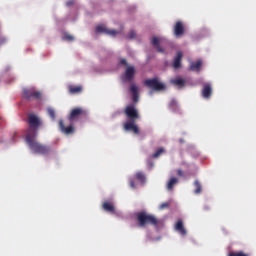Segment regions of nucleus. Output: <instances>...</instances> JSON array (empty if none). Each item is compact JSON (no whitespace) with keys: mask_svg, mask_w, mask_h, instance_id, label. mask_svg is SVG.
Masks as SVG:
<instances>
[{"mask_svg":"<svg viewBox=\"0 0 256 256\" xmlns=\"http://www.w3.org/2000/svg\"><path fill=\"white\" fill-rule=\"evenodd\" d=\"M29 125L30 128L28 129V132L26 134V143L29 146L32 153H38L40 155H45L47 151H49V148L41 145L39 142H37V127L41 125V120L39 117L35 115L29 116Z\"/></svg>","mask_w":256,"mask_h":256,"instance_id":"nucleus-1","label":"nucleus"},{"mask_svg":"<svg viewBox=\"0 0 256 256\" xmlns=\"http://www.w3.org/2000/svg\"><path fill=\"white\" fill-rule=\"evenodd\" d=\"M125 114L130 119L124 123L125 131H133V133L138 135L139 127L135 124V119H139V112L135 108V105H128L125 109Z\"/></svg>","mask_w":256,"mask_h":256,"instance_id":"nucleus-2","label":"nucleus"},{"mask_svg":"<svg viewBox=\"0 0 256 256\" xmlns=\"http://www.w3.org/2000/svg\"><path fill=\"white\" fill-rule=\"evenodd\" d=\"M137 219L140 227H145V225H157V218L155 216L147 214L146 212H139L137 214Z\"/></svg>","mask_w":256,"mask_h":256,"instance_id":"nucleus-3","label":"nucleus"},{"mask_svg":"<svg viewBox=\"0 0 256 256\" xmlns=\"http://www.w3.org/2000/svg\"><path fill=\"white\" fill-rule=\"evenodd\" d=\"M144 85L149 87V89H153L154 91H164V89H166L165 84L159 81L157 78L145 80Z\"/></svg>","mask_w":256,"mask_h":256,"instance_id":"nucleus-4","label":"nucleus"},{"mask_svg":"<svg viewBox=\"0 0 256 256\" xmlns=\"http://www.w3.org/2000/svg\"><path fill=\"white\" fill-rule=\"evenodd\" d=\"M23 94L26 99H41V92L35 90V88H24Z\"/></svg>","mask_w":256,"mask_h":256,"instance_id":"nucleus-5","label":"nucleus"},{"mask_svg":"<svg viewBox=\"0 0 256 256\" xmlns=\"http://www.w3.org/2000/svg\"><path fill=\"white\" fill-rule=\"evenodd\" d=\"M134 77H135V67L128 66L126 68L124 75L122 76V81H123V83H129V82L133 81Z\"/></svg>","mask_w":256,"mask_h":256,"instance_id":"nucleus-6","label":"nucleus"},{"mask_svg":"<svg viewBox=\"0 0 256 256\" xmlns=\"http://www.w3.org/2000/svg\"><path fill=\"white\" fill-rule=\"evenodd\" d=\"M96 33H105V35H110V37H115V35H119V31L117 30H109L105 25H99L96 27Z\"/></svg>","mask_w":256,"mask_h":256,"instance_id":"nucleus-7","label":"nucleus"},{"mask_svg":"<svg viewBox=\"0 0 256 256\" xmlns=\"http://www.w3.org/2000/svg\"><path fill=\"white\" fill-rule=\"evenodd\" d=\"M165 43V38L163 37H153L152 38V45L156 47V49L160 52L163 53V49H161V45Z\"/></svg>","mask_w":256,"mask_h":256,"instance_id":"nucleus-8","label":"nucleus"},{"mask_svg":"<svg viewBox=\"0 0 256 256\" xmlns=\"http://www.w3.org/2000/svg\"><path fill=\"white\" fill-rule=\"evenodd\" d=\"M130 92L132 93V99L134 103L139 101V87L135 84H132L130 87Z\"/></svg>","mask_w":256,"mask_h":256,"instance_id":"nucleus-9","label":"nucleus"},{"mask_svg":"<svg viewBox=\"0 0 256 256\" xmlns=\"http://www.w3.org/2000/svg\"><path fill=\"white\" fill-rule=\"evenodd\" d=\"M59 125L61 132L64 133L65 135H71L72 133H75V128L73 126L65 127L63 121H60Z\"/></svg>","mask_w":256,"mask_h":256,"instance_id":"nucleus-10","label":"nucleus"},{"mask_svg":"<svg viewBox=\"0 0 256 256\" xmlns=\"http://www.w3.org/2000/svg\"><path fill=\"white\" fill-rule=\"evenodd\" d=\"M83 113H85V111L81 108H76L74 110H72L71 114H70V121H75V119H79L80 115H83Z\"/></svg>","mask_w":256,"mask_h":256,"instance_id":"nucleus-11","label":"nucleus"},{"mask_svg":"<svg viewBox=\"0 0 256 256\" xmlns=\"http://www.w3.org/2000/svg\"><path fill=\"white\" fill-rule=\"evenodd\" d=\"M181 59H183V52L178 51L174 58V63H173L174 69H179L181 67Z\"/></svg>","mask_w":256,"mask_h":256,"instance_id":"nucleus-12","label":"nucleus"},{"mask_svg":"<svg viewBox=\"0 0 256 256\" xmlns=\"http://www.w3.org/2000/svg\"><path fill=\"white\" fill-rule=\"evenodd\" d=\"M211 93V84H205L202 90V97H204V99H209L211 97Z\"/></svg>","mask_w":256,"mask_h":256,"instance_id":"nucleus-13","label":"nucleus"},{"mask_svg":"<svg viewBox=\"0 0 256 256\" xmlns=\"http://www.w3.org/2000/svg\"><path fill=\"white\" fill-rule=\"evenodd\" d=\"M175 230L180 233V235H187V230L183 227V221L179 220L175 225Z\"/></svg>","mask_w":256,"mask_h":256,"instance_id":"nucleus-14","label":"nucleus"},{"mask_svg":"<svg viewBox=\"0 0 256 256\" xmlns=\"http://www.w3.org/2000/svg\"><path fill=\"white\" fill-rule=\"evenodd\" d=\"M103 209H104V211H107L108 213H115V206L111 202H104Z\"/></svg>","mask_w":256,"mask_h":256,"instance_id":"nucleus-15","label":"nucleus"},{"mask_svg":"<svg viewBox=\"0 0 256 256\" xmlns=\"http://www.w3.org/2000/svg\"><path fill=\"white\" fill-rule=\"evenodd\" d=\"M174 33L176 37H181V34L183 33V24L181 22L176 23Z\"/></svg>","mask_w":256,"mask_h":256,"instance_id":"nucleus-16","label":"nucleus"},{"mask_svg":"<svg viewBox=\"0 0 256 256\" xmlns=\"http://www.w3.org/2000/svg\"><path fill=\"white\" fill-rule=\"evenodd\" d=\"M173 85H176V87H185V80L183 78H175L170 81Z\"/></svg>","mask_w":256,"mask_h":256,"instance_id":"nucleus-17","label":"nucleus"},{"mask_svg":"<svg viewBox=\"0 0 256 256\" xmlns=\"http://www.w3.org/2000/svg\"><path fill=\"white\" fill-rule=\"evenodd\" d=\"M201 65H203V62L201 60H198L197 62H192L190 65L191 71H200Z\"/></svg>","mask_w":256,"mask_h":256,"instance_id":"nucleus-18","label":"nucleus"},{"mask_svg":"<svg viewBox=\"0 0 256 256\" xmlns=\"http://www.w3.org/2000/svg\"><path fill=\"white\" fill-rule=\"evenodd\" d=\"M179 180H177V178H171L167 184V189L168 191H171V189H173L174 185H177Z\"/></svg>","mask_w":256,"mask_h":256,"instance_id":"nucleus-19","label":"nucleus"},{"mask_svg":"<svg viewBox=\"0 0 256 256\" xmlns=\"http://www.w3.org/2000/svg\"><path fill=\"white\" fill-rule=\"evenodd\" d=\"M69 91L70 93H81V91H83V88L81 86H70Z\"/></svg>","mask_w":256,"mask_h":256,"instance_id":"nucleus-20","label":"nucleus"},{"mask_svg":"<svg viewBox=\"0 0 256 256\" xmlns=\"http://www.w3.org/2000/svg\"><path fill=\"white\" fill-rule=\"evenodd\" d=\"M136 179H138V181H140L141 184L145 183V175H143V173H137Z\"/></svg>","mask_w":256,"mask_h":256,"instance_id":"nucleus-21","label":"nucleus"},{"mask_svg":"<svg viewBox=\"0 0 256 256\" xmlns=\"http://www.w3.org/2000/svg\"><path fill=\"white\" fill-rule=\"evenodd\" d=\"M196 190L194 191V193H196V195H199V193H201V184L199 183V181H195L194 183Z\"/></svg>","mask_w":256,"mask_h":256,"instance_id":"nucleus-22","label":"nucleus"},{"mask_svg":"<svg viewBox=\"0 0 256 256\" xmlns=\"http://www.w3.org/2000/svg\"><path fill=\"white\" fill-rule=\"evenodd\" d=\"M163 153H165V149L160 148L156 151V153H154L153 157L154 159H157V157H160V155H163Z\"/></svg>","mask_w":256,"mask_h":256,"instance_id":"nucleus-23","label":"nucleus"},{"mask_svg":"<svg viewBox=\"0 0 256 256\" xmlns=\"http://www.w3.org/2000/svg\"><path fill=\"white\" fill-rule=\"evenodd\" d=\"M62 39L64 40V41H73V36L71 35V34H67V33H65L63 36H62Z\"/></svg>","mask_w":256,"mask_h":256,"instance_id":"nucleus-24","label":"nucleus"},{"mask_svg":"<svg viewBox=\"0 0 256 256\" xmlns=\"http://www.w3.org/2000/svg\"><path fill=\"white\" fill-rule=\"evenodd\" d=\"M47 111L51 119H55V110H53V108H48Z\"/></svg>","mask_w":256,"mask_h":256,"instance_id":"nucleus-25","label":"nucleus"},{"mask_svg":"<svg viewBox=\"0 0 256 256\" xmlns=\"http://www.w3.org/2000/svg\"><path fill=\"white\" fill-rule=\"evenodd\" d=\"M229 256H248L247 254L243 253V252H231L229 254Z\"/></svg>","mask_w":256,"mask_h":256,"instance_id":"nucleus-26","label":"nucleus"},{"mask_svg":"<svg viewBox=\"0 0 256 256\" xmlns=\"http://www.w3.org/2000/svg\"><path fill=\"white\" fill-rule=\"evenodd\" d=\"M135 35H136L135 31H130L128 34V37L129 39H134Z\"/></svg>","mask_w":256,"mask_h":256,"instance_id":"nucleus-27","label":"nucleus"},{"mask_svg":"<svg viewBox=\"0 0 256 256\" xmlns=\"http://www.w3.org/2000/svg\"><path fill=\"white\" fill-rule=\"evenodd\" d=\"M170 107H177V101L172 100V101L170 102Z\"/></svg>","mask_w":256,"mask_h":256,"instance_id":"nucleus-28","label":"nucleus"},{"mask_svg":"<svg viewBox=\"0 0 256 256\" xmlns=\"http://www.w3.org/2000/svg\"><path fill=\"white\" fill-rule=\"evenodd\" d=\"M167 207H169V203H163L160 205V209H165Z\"/></svg>","mask_w":256,"mask_h":256,"instance_id":"nucleus-29","label":"nucleus"},{"mask_svg":"<svg viewBox=\"0 0 256 256\" xmlns=\"http://www.w3.org/2000/svg\"><path fill=\"white\" fill-rule=\"evenodd\" d=\"M130 187L132 188V189H135V182H133V180H130Z\"/></svg>","mask_w":256,"mask_h":256,"instance_id":"nucleus-30","label":"nucleus"},{"mask_svg":"<svg viewBox=\"0 0 256 256\" xmlns=\"http://www.w3.org/2000/svg\"><path fill=\"white\" fill-rule=\"evenodd\" d=\"M120 63H121V65H127V60L121 59V60H120Z\"/></svg>","mask_w":256,"mask_h":256,"instance_id":"nucleus-31","label":"nucleus"},{"mask_svg":"<svg viewBox=\"0 0 256 256\" xmlns=\"http://www.w3.org/2000/svg\"><path fill=\"white\" fill-rule=\"evenodd\" d=\"M68 7H70V5H73V1H69V2H67V4H66Z\"/></svg>","mask_w":256,"mask_h":256,"instance_id":"nucleus-32","label":"nucleus"},{"mask_svg":"<svg viewBox=\"0 0 256 256\" xmlns=\"http://www.w3.org/2000/svg\"><path fill=\"white\" fill-rule=\"evenodd\" d=\"M148 167H153V164H151L150 161H148Z\"/></svg>","mask_w":256,"mask_h":256,"instance_id":"nucleus-33","label":"nucleus"},{"mask_svg":"<svg viewBox=\"0 0 256 256\" xmlns=\"http://www.w3.org/2000/svg\"><path fill=\"white\" fill-rule=\"evenodd\" d=\"M178 175H183V172L181 170H178Z\"/></svg>","mask_w":256,"mask_h":256,"instance_id":"nucleus-34","label":"nucleus"}]
</instances>
